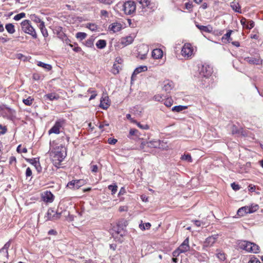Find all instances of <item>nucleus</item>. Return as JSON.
<instances>
[{"label":"nucleus","mask_w":263,"mask_h":263,"mask_svg":"<svg viewBox=\"0 0 263 263\" xmlns=\"http://www.w3.org/2000/svg\"><path fill=\"white\" fill-rule=\"evenodd\" d=\"M50 155L53 165L57 167H59L61 163L65 158L66 153L64 147L58 146L52 151Z\"/></svg>","instance_id":"nucleus-1"},{"label":"nucleus","mask_w":263,"mask_h":263,"mask_svg":"<svg viewBox=\"0 0 263 263\" xmlns=\"http://www.w3.org/2000/svg\"><path fill=\"white\" fill-rule=\"evenodd\" d=\"M198 70L200 77L205 79L201 80L202 85L204 87L208 86L210 81V77L213 72L212 68L208 64H202L199 66Z\"/></svg>","instance_id":"nucleus-2"},{"label":"nucleus","mask_w":263,"mask_h":263,"mask_svg":"<svg viewBox=\"0 0 263 263\" xmlns=\"http://www.w3.org/2000/svg\"><path fill=\"white\" fill-rule=\"evenodd\" d=\"M239 249L247 252L257 253L259 252V247L254 243L246 240H239L237 242Z\"/></svg>","instance_id":"nucleus-3"},{"label":"nucleus","mask_w":263,"mask_h":263,"mask_svg":"<svg viewBox=\"0 0 263 263\" xmlns=\"http://www.w3.org/2000/svg\"><path fill=\"white\" fill-rule=\"evenodd\" d=\"M137 1L141 5L140 8L142 12L154 11L157 8V4L151 0Z\"/></svg>","instance_id":"nucleus-4"},{"label":"nucleus","mask_w":263,"mask_h":263,"mask_svg":"<svg viewBox=\"0 0 263 263\" xmlns=\"http://www.w3.org/2000/svg\"><path fill=\"white\" fill-rule=\"evenodd\" d=\"M22 30L25 33L28 34L32 36L33 39L37 38V34L34 28L31 24L30 21L25 20L21 23Z\"/></svg>","instance_id":"nucleus-5"},{"label":"nucleus","mask_w":263,"mask_h":263,"mask_svg":"<svg viewBox=\"0 0 263 263\" xmlns=\"http://www.w3.org/2000/svg\"><path fill=\"white\" fill-rule=\"evenodd\" d=\"M136 9V3L133 1L125 2L123 5L122 10L126 15L133 14L135 12Z\"/></svg>","instance_id":"nucleus-6"},{"label":"nucleus","mask_w":263,"mask_h":263,"mask_svg":"<svg viewBox=\"0 0 263 263\" xmlns=\"http://www.w3.org/2000/svg\"><path fill=\"white\" fill-rule=\"evenodd\" d=\"M193 48L190 43H185L181 49V55L185 59H190L193 55Z\"/></svg>","instance_id":"nucleus-7"},{"label":"nucleus","mask_w":263,"mask_h":263,"mask_svg":"<svg viewBox=\"0 0 263 263\" xmlns=\"http://www.w3.org/2000/svg\"><path fill=\"white\" fill-rule=\"evenodd\" d=\"M218 238V234H214L206 238L203 244V249L206 250L208 248L213 246Z\"/></svg>","instance_id":"nucleus-8"},{"label":"nucleus","mask_w":263,"mask_h":263,"mask_svg":"<svg viewBox=\"0 0 263 263\" xmlns=\"http://www.w3.org/2000/svg\"><path fill=\"white\" fill-rule=\"evenodd\" d=\"M64 121L62 119L57 120L54 125L48 131L49 135L51 134H59L60 133V129L64 126Z\"/></svg>","instance_id":"nucleus-9"},{"label":"nucleus","mask_w":263,"mask_h":263,"mask_svg":"<svg viewBox=\"0 0 263 263\" xmlns=\"http://www.w3.org/2000/svg\"><path fill=\"white\" fill-rule=\"evenodd\" d=\"M148 147L151 148H159L162 149H166V146L163 145H166V143H164L159 140L152 139L147 141Z\"/></svg>","instance_id":"nucleus-10"},{"label":"nucleus","mask_w":263,"mask_h":263,"mask_svg":"<svg viewBox=\"0 0 263 263\" xmlns=\"http://www.w3.org/2000/svg\"><path fill=\"white\" fill-rule=\"evenodd\" d=\"M61 213L55 212L52 209H48L47 213V219L49 220H55L60 218Z\"/></svg>","instance_id":"nucleus-11"},{"label":"nucleus","mask_w":263,"mask_h":263,"mask_svg":"<svg viewBox=\"0 0 263 263\" xmlns=\"http://www.w3.org/2000/svg\"><path fill=\"white\" fill-rule=\"evenodd\" d=\"M182 253H185L190 250L189 239L187 237L178 247Z\"/></svg>","instance_id":"nucleus-12"},{"label":"nucleus","mask_w":263,"mask_h":263,"mask_svg":"<svg viewBox=\"0 0 263 263\" xmlns=\"http://www.w3.org/2000/svg\"><path fill=\"white\" fill-rule=\"evenodd\" d=\"M42 198L44 201L51 203L53 201L54 196L50 192L46 191L43 194Z\"/></svg>","instance_id":"nucleus-13"},{"label":"nucleus","mask_w":263,"mask_h":263,"mask_svg":"<svg viewBox=\"0 0 263 263\" xmlns=\"http://www.w3.org/2000/svg\"><path fill=\"white\" fill-rule=\"evenodd\" d=\"M174 85L172 81L166 80L163 82L162 89L166 92H170L174 87Z\"/></svg>","instance_id":"nucleus-14"},{"label":"nucleus","mask_w":263,"mask_h":263,"mask_svg":"<svg viewBox=\"0 0 263 263\" xmlns=\"http://www.w3.org/2000/svg\"><path fill=\"white\" fill-rule=\"evenodd\" d=\"M109 106L110 102L109 101L108 97L107 96L102 97L100 100V107L104 109H107Z\"/></svg>","instance_id":"nucleus-15"},{"label":"nucleus","mask_w":263,"mask_h":263,"mask_svg":"<svg viewBox=\"0 0 263 263\" xmlns=\"http://www.w3.org/2000/svg\"><path fill=\"white\" fill-rule=\"evenodd\" d=\"M53 32L58 37L62 40L66 35L63 31V28L61 26H55L53 29Z\"/></svg>","instance_id":"nucleus-16"},{"label":"nucleus","mask_w":263,"mask_h":263,"mask_svg":"<svg viewBox=\"0 0 263 263\" xmlns=\"http://www.w3.org/2000/svg\"><path fill=\"white\" fill-rule=\"evenodd\" d=\"M152 55L155 59H161L163 56V51L161 49H155L152 51Z\"/></svg>","instance_id":"nucleus-17"},{"label":"nucleus","mask_w":263,"mask_h":263,"mask_svg":"<svg viewBox=\"0 0 263 263\" xmlns=\"http://www.w3.org/2000/svg\"><path fill=\"white\" fill-rule=\"evenodd\" d=\"M141 48L144 50V52L142 54H141L140 53V51H139L138 57L141 60H143L146 58V55L148 51V47L146 45H143L141 46H140L139 49H140Z\"/></svg>","instance_id":"nucleus-18"},{"label":"nucleus","mask_w":263,"mask_h":263,"mask_svg":"<svg viewBox=\"0 0 263 263\" xmlns=\"http://www.w3.org/2000/svg\"><path fill=\"white\" fill-rule=\"evenodd\" d=\"M133 41V37L130 35H129L125 37L122 38L121 43L124 46H127L132 43Z\"/></svg>","instance_id":"nucleus-19"},{"label":"nucleus","mask_w":263,"mask_h":263,"mask_svg":"<svg viewBox=\"0 0 263 263\" xmlns=\"http://www.w3.org/2000/svg\"><path fill=\"white\" fill-rule=\"evenodd\" d=\"M147 70V67L146 66H140L137 68H136L132 76V79H133V77L138 74L140 73L141 72L145 71Z\"/></svg>","instance_id":"nucleus-20"},{"label":"nucleus","mask_w":263,"mask_h":263,"mask_svg":"<svg viewBox=\"0 0 263 263\" xmlns=\"http://www.w3.org/2000/svg\"><path fill=\"white\" fill-rule=\"evenodd\" d=\"M122 25L119 23H114L110 25L109 29L114 32H116L121 30Z\"/></svg>","instance_id":"nucleus-21"},{"label":"nucleus","mask_w":263,"mask_h":263,"mask_svg":"<svg viewBox=\"0 0 263 263\" xmlns=\"http://www.w3.org/2000/svg\"><path fill=\"white\" fill-rule=\"evenodd\" d=\"M196 26L201 31L204 32L210 33L212 31V28L210 26H202L196 24Z\"/></svg>","instance_id":"nucleus-22"},{"label":"nucleus","mask_w":263,"mask_h":263,"mask_svg":"<svg viewBox=\"0 0 263 263\" xmlns=\"http://www.w3.org/2000/svg\"><path fill=\"white\" fill-rule=\"evenodd\" d=\"M245 61L252 64L259 65L260 61L259 58H254L253 57H247L245 58Z\"/></svg>","instance_id":"nucleus-23"},{"label":"nucleus","mask_w":263,"mask_h":263,"mask_svg":"<svg viewBox=\"0 0 263 263\" xmlns=\"http://www.w3.org/2000/svg\"><path fill=\"white\" fill-rule=\"evenodd\" d=\"M248 211H249L248 206L241 207L238 210L237 214L239 216H243L245 214H250Z\"/></svg>","instance_id":"nucleus-24"},{"label":"nucleus","mask_w":263,"mask_h":263,"mask_svg":"<svg viewBox=\"0 0 263 263\" xmlns=\"http://www.w3.org/2000/svg\"><path fill=\"white\" fill-rule=\"evenodd\" d=\"M11 245V240H9L8 242H7L4 247L0 249V254H2L3 252L5 253L7 256L8 255V250L9 248L10 247Z\"/></svg>","instance_id":"nucleus-25"},{"label":"nucleus","mask_w":263,"mask_h":263,"mask_svg":"<svg viewBox=\"0 0 263 263\" xmlns=\"http://www.w3.org/2000/svg\"><path fill=\"white\" fill-rule=\"evenodd\" d=\"M8 118L9 119L14 121L16 118V111L12 109H9L8 110Z\"/></svg>","instance_id":"nucleus-26"},{"label":"nucleus","mask_w":263,"mask_h":263,"mask_svg":"<svg viewBox=\"0 0 263 263\" xmlns=\"http://www.w3.org/2000/svg\"><path fill=\"white\" fill-rule=\"evenodd\" d=\"M44 98L50 101H52L58 100L59 98V96L55 93H50L45 95Z\"/></svg>","instance_id":"nucleus-27"},{"label":"nucleus","mask_w":263,"mask_h":263,"mask_svg":"<svg viewBox=\"0 0 263 263\" xmlns=\"http://www.w3.org/2000/svg\"><path fill=\"white\" fill-rule=\"evenodd\" d=\"M5 28L7 31L10 34H13L15 31L14 26L11 23L6 24L5 25Z\"/></svg>","instance_id":"nucleus-28"},{"label":"nucleus","mask_w":263,"mask_h":263,"mask_svg":"<svg viewBox=\"0 0 263 263\" xmlns=\"http://www.w3.org/2000/svg\"><path fill=\"white\" fill-rule=\"evenodd\" d=\"M37 65L40 67H43V68L46 69L47 71H49V70H51V69H52V66L51 65L44 63L41 61L37 62Z\"/></svg>","instance_id":"nucleus-29"},{"label":"nucleus","mask_w":263,"mask_h":263,"mask_svg":"<svg viewBox=\"0 0 263 263\" xmlns=\"http://www.w3.org/2000/svg\"><path fill=\"white\" fill-rule=\"evenodd\" d=\"M106 46V42L104 40H99L96 43V46L99 49H103Z\"/></svg>","instance_id":"nucleus-30"},{"label":"nucleus","mask_w":263,"mask_h":263,"mask_svg":"<svg viewBox=\"0 0 263 263\" xmlns=\"http://www.w3.org/2000/svg\"><path fill=\"white\" fill-rule=\"evenodd\" d=\"M132 122L136 124L140 128L142 129L147 130L149 128V126L147 124H142L138 122L135 120H132Z\"/></svg>","instance_id":"nucleus-31"},{"label":"nucleus","mask_w":263,"mask_h":263,"mask_svg":"<svg viewBox=\"0 0 263 263\" xmlns=\"http://www.w3.org/2000/svg\"><path fill=\"white\" fill-rule=\"evenodd\" d=\"M216 257L221 261H224L226 259V254L224 252L217 250Z\"/></svg>","instance_id":"nucleus-32"},{"label":"nucleus","mask_w":263,"mask_h":263,"mask_svg":"<svg viewBox=\"0 0 263 263\" xmlns=\"http://www.w3.org/2000/svg\"><path fill=\"white\" fill-rule=\"evenodd\" d=\"M181 159L183 161H185L188 162H192V158L191 155L190 154H184L181 157Z\"/></svg>","instance_id":"nucleus-33"},{"label":"nucleus","mask_w":263,"mask_h":263,"mask_svg":"<svg viewBox=\"0 0 263 263\" xmlns=\"http://www.w3.org/2000/svg\"><path fill=\"white\" fill-rule=\"evenodd\" d=\"M76 180H73L68 183L67 186L70 189H78L80 187V185L76 184Z\"/></svg>","instance_id":"nucleus-34"},{"label":"nucleus","mask_w":263,"mask_h":263,"mask_svg":"<svg viewBox=\"0 0 263 263\" xmlns=\"http://www.w3.org/2000/svg\"><path fill=\"white\" fill-rule=\"evenodd\" d=\"M249 211L248 212H250V213H253L256 211H257L259 209V206L256 204H251L250 206H248Z\"/></svg>","instance_id":"nucleus-35"},{"label":"nucleus","mask_w":263,"mask_h":263,"mask_svg":"<svg viewBox=\"0 0 263 263\" xmlns=\"http://www.w3.org/2000/svg\"><path fill=\"white\" fill-rule=\"evenodd\" d=\"M121 69V67L119 65V64H117V63H115L113 65L112 68L111 69V72L116 74L119 72L120 70Z\"/></svg>","instance_id":"nucleus-36"},{"label":"nucleus","mask_w":263,"mask_h":263,"mask_svg":"<svg viewBox=\"0 0 263 263\" xmlns=\"http://www.w3.org/2000/svg\"><path fill=\"white\" fill-rule=\"evenodd\" d=\"M187 108V107L186 106H183V105H178L174 106L172 108V111H176V112H180L182 111L184 109H185Z\"/></svg>","instance_id":"nucleus-37"},{"label":"nucleus","mask_w":263,"mask_h":263,"mask_svg":"<svg viewBox=\"0 0 263 263\" xmlns=\"http://www.w3.org/2000/svg\"><path fill=\"white\" fill-rule=\"evenodd\" d=\"M34 101V99L29 96L27 99H24L23 100V102L26 105L30 106L32 105L33 102Z\"/></svg>","instance_id":"nucleus-38"},{"label":"nucleus","mask_w":263,"mask_h":263,"mask_svg":"<svg viewBox=\"0 0 263 263\" xmlns=\"http://www.w3.org/2000/svg\"><path fill=\"white\" fill-rule=\"evenodd\" d=\"M232 32V30H229L222 37V40L225 39L227 40L228 42H230L232 41V39L230 36Z\"/></svg>","instance_id":"nucleus-39"},{"label":"nucleus","mask_w":263,"mask_h":263,"mask_svg":"<svg viewBox=\"0 0 263 263\" xmlns=\"http://www.w3.org/2000/svg\"><path fill=\"white\" fill-rule=\"evenodd\" d=\"M94 39L91 37L88 39L85 42V45L87 47H92L93 46Z\"/></svg>","instance_id":"nucleus-40"},{"label":"nucleus","mask_w":263,"mask_h":263,"mask_svg":"<svg viewBox=\"0 0 263 263\" xmlns=\"http://www.w3.org/2000/svg\"><path fill=\"white\" fill-rule=\"evenodd\" d=\"M76 37L80 41H82L86 38L87 34L84 32H79L76 34Z\"/></svg>","instance_id":"nucleus-41"},{"label":"nucleus","mask_w":263,"mask_h":263,"mask_svg":"<svg viewBox=\"0 0 263 263\" xmlns=\"http://www.w3.org/2000/svg\"><path fill=\"white\" fill-rule=\"evenodd\" d=\"M31 20L36 23H39L42 21L40 18L35 14H31L30 15Z\"/></svg>","instance_id":"nucleus-42"},{"label":"nucleus","mask_w":263,"mask_h":263,"mask_svg":"<svg viewBox=\"0 0 263 263\" xmlns=\"http://www.w3.org/2000/svg\"><path fill=\"white\" fill-rule=\"evenodd\" d=\"M88 92L89 93H92V95H91L90 97L89 98V100L94 99L97 95L96 91L92 88L88 89Z\"/></svg>","instance_id":"nucleus-43"},{"label":"nucleus","mask_w":263,"mask_h":263,"mask_svg":"<svg viewBox=\"0 0 263 263\" xmlns=\"http://www.w3.org/2000/svg\"><path fill=\"white\" fill-rule=\"evenodd\" d=\"M25 15H26V14L24 12H21V13L15 15L13 19L15 21H19L21 18L25 17Z\"/></svg>","instance_id":"nucleus-44"},{"label":"nucleus","mask_w":263,"mask_h":263,"mask_svg":"<svg viewBox=\"0 0 263 263\" xmlns=\"http://www.w3.org/2000/svg\"><path fill=\"white\" fill-rule=\"evenodd\" d=\"M231 7L232 8V9L235 10L236 12H239V13H240L241 12V11H240V8L239 7V6L237 4H235L234 3H233L232 4H231Z\"/></svg>","instance_id":"nucleus-45"},{"label":"nucleus","mask_w":263,"mask_h":263,"mask_svg":"<svg viewBox=\"0 0 263 263\" xmlns=\"http://www.w3.org/2000/svg\"><path fill=\"white\" fill-rule=\"evenodd\" d=\"M240 129L238 128L235 125H233L231 127V132L233 134H237L240 133Z\"/></svg>","instance_id":"nucleus-46"},{"label":"nucleus","mask_w":263,"mask_h":263,"mask_svg":"<svg viewBox=\"0 0 263 263\" xmlns=\"http://www.w3.org/2000/svg\"><path fill=\"white\" fill-rule=\"evenodd\" d=\"M151 226V224L149 222L145 223V224H140L139 225L140 228L142 230H144L146 229H148L150 228Z\"/></svg>","instance_id":"nucleus-47"},{"label":"nucleus","mask_w":263,"mask_h":263,"mask_svg":"<svg viewBox=\"0 0 263 263\" xmlns=\"http://www.w3.org/2000/svg\"><path fill=\"white\" fill-rule=\"evenodd\" d=\"M254 25H255L254 22L252 20H250L247 22V23L246 26V28L247 29H251L254 27Z\"/></svg>","instance_id":"nucleus-48"},{"label":"nucleus","mask_w":263,"mask_h":263,"mask_svg":"<svg viewBox=\"0 0 263 263\" xmlns=\"http://www.w3.org/2000/svg\"><path fill=\"white\" fill-rule=\"evenodd\" d=\"M27 161L35 167H37V165L39 164V161L36 158L28 159Z\"/></svg>","instance_id":"nucleus-49"},{"label":"nucleus","mask_w":263,"mask_h":263,"mask_svg":"<svg viewBox=\"0 0 263 263\" xmlns=\"http://www.w3.org/2000/svg\"><path fill=\"white\" fill-rule=\"evenodd\" d=\"M164 104L167 107H171L173 104V100L171 98H168L165 100Z\"/></svg>","instance_id":"nucleus-50"},{"label":"nucleus","mask_w":263,"mask_h":263,"mask_svg":"<svg viewBox=\"0 0 263 263\" xmlns=\"http://www.w3.org/2000/svg\"><path fill=\"white\" fill-rule=\"evenodd\" d=\"M108 189L111 190V191L112 192V194H115L116 193L117 191L118 186L116 185H109L108 186Z\"/></svg>","instance_id":"nucleus-51"},{"label":"nucleus","mask_w":263,"mask_h":263,"mask_svg":"<svg viewBox=\"0 0 263 263\" xmlns=\"http://www.w3.org/2000/svg\"><path fill=\"white\" fill-rule=\"evenodd\" d=\"M87 27L93 31L97 30L98 29L97 26L95 24H89L87 26Z\"/></svg>","instance_id":"nucleus-52"},{"label":"nucleus","mask_w":263,"mask_h":263,"mask_svg":"<svg viewBox=\"0 0 263 263\" xmlns=\"http://www.w3.org/2000/svg\"><path fill=\"white\" fill-rule=\"evenodd\" d=\"M248 263H261L260 261L259 260L258 258L256 257L253 256L252 257L250 260L249 261Z\"/></svg>","instance_id":"nucleus-53"},{"label":"nucleus","mask_w":263,"mask_h":263,"mask_svg":"<svg viewBox=\"0 0 263 263\" xmlns=\"http://www.w3.org/2000/svg\"><path fill=\"white\" fill-rule=\"evenodd\" d=\"M139 133V131L135 128L130 129L129 130V135L130 136H137Z\"/></svg>","instance_id":"nucleus-54"},{"label":"nucleus","mask_w":263,"mask_h":263,"mask_svg":"<svg viewBox=\"0 0 263 263\" xmlns=\"http://www.w3.org/2000/svg\"><path fill=\"white\" fill-rule=\"evenodd\" d=\"M99 2L105 5H110L113 3V0H99Z\"/></svg>","instance_id":"nucleus-55"},{"label":"nucleus","mask_w":263,"mask_h":263,"mask_svg":"<svg viewBox=\"0 0 263 263\" xmlns=\"http://www.w3.org/2000/svg\"><path fill=\"white\" fill-rule=\"evenodd\" d=\"M21 145H19L17 147V149H16V151L18 153H27V149L26 148H23V149H21Z\"/></svg>","instance_id":"nucleus-56"},{"label":"nucleus","mask_w":263,"mask_h":263,"mask_svg":"<svg viewBox=\"0 0 263 263\" xmlns=\"http://www.w3.org/2000/svg\"><path fill=\"white\" fill-rule=\"evenodd\" d=\"M181 253H182L181 252H180V250H179V249L178 248L177 249H176L175 251L173 252V256L174 257H177Z\"/></svg>","instance_id":"nucleus-57"},{"label":"nucleus","mask_w":263,"mask_h":263,"mask_svg":"<svg viewBox=\"0 0 263 263\" xmlns=\"http://www.w3.org/2000/svg\"><path fill=\"white\" fill-rule=\"evenodd\" d=\"M41 32L44 37H47L48 36V33L46 27L41 30Z\"/></svg>","instance_id":"nucleus-58"},{"label":"nucleus","mask_w":263,"mask_h":263,"mask_svg":"<svg viewBox=\"0 0 263 263\" xmlns=\"http://www.w3.org/2000/svg\"><path fill=\"white\" fill-rule=\"evenodd\" d=\"M61 40L67 45H69L71 43L70 40L69 39L66 35H65Z\"/></svg>","instance_id":"nucleus-59"},{"label":"nucleus","mask_w":263,"mask_h":263,"mask_svg":"<svg viewBox=\"0 0 263 263\" xmlns=\"http://www.w3.org/2000/svg\"><path fill=\"white\" fill-rule=\"evenodd\" d=\"M231 187L235 191H238L240 189V186L238 184H236L235 183H233L231 184Z\"/></svg>","instance_id":"nucleus-60"},{"label":"nucleus","mask_w":263,"mask_h":263,"mask_svg":"<svg viewBox=\"0 0 263 263\" xmlns=\"http://www.w3.org/2000/svg\"><path fill=\"white\" fill-rule=\"evenodd\" d=\"M146 146L148 147L147 141H143L141 143L140 148L141 149H144Z\"/></svg>","instance_id":"nucleus-61"},{"label":"nucleus","mask_w":263,"mask_h":263,"mask_svg":"<svg viewBox=\"0 0 263 263\" xmlns=\"http://www.w3.org/2000/svg\"><path fill=\"white\" fill-rule=\"evenodd\" d=\"M32 175V171L30 167H27L26 171V176L30 177Z\"/></svg>","instance_id":"nucleus-62"},{"label":"nucleus","mask_w":263,"mask_h":263,"mask_svg":"<svg viewBox=\"0 0 263 263\" xmlns=\"http://www.w3.org/2000/svg\"><path fill=\"white\" fill-rule=\"evenodd\" d=\"M108 142L110 144H115L117 142V140L114 138H109Z\"/></svg>","instance_id":"nucleus-63"},{"label":"nucleus","mask_w":263,"mask_h":263,"mask_svg":"<svg viewBox=\"0 0 263 263\" xmlns=\"http://www.w3.org/2000/svg\"><path fill=\"white\" fill-rule=\"evenodd\" d=\"M154 99L157 101H161L162 100V97L160 95H156L154 97Z\"/></svg>","instance_id":"nucleus-64"}]
</instances>
